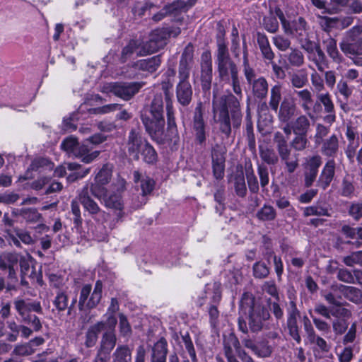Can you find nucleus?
<instances>
[{"instance_id":"nucleus-1","label":"nucleus","mask_w":362,"mask_h":362,"mask_svg":"<svg viewBox=\"0 0 362 362\" xmlns=\"http://www.w3.org/2000/svg\"><path fill=\"white\" fill-rule=\"evenodd\" d=\"M213 119L218 124L220 131L228 137L231 133V123L228 110L230 111L231 119L234 128L241 124L242 113L238 99L233 94L214 95L212 101Z\"/></svg>"},{"instance_id":"nucleus-2","label":"nucleus","mask_w":362,"mask_h":362,"mask_svg":"<svg viewBox=\"0 0 362 362\" xmlns=\"http://www.w3.org/2000/svg\"><path fill=\"white\" fill-rule=\"evenodd\" d=\"M141 120L146 131L152 136L163 134L164 128L163 100L161 94L154 96L149 110L141 113Z\"/></svg>"},{"instance_id":"nucleus-3","label":"nucleus","mask_w":362,"mask_h":362,"mask_svg":"<svg viewBox=\"0 0 362 362\" xmlns=\"http://www.w3.org/2000/svg\"><path fill=\"white\" fill-rule=\"evenodd\" d=\"M215 63L221 81L229 83L231 78L238 75V67L230 59L227 45L223 40L218 41Z\"/></svg>"},{"instance_id":"nucleus-4","label":"nucleus","mask_w":362,"mask_h":362,"mask_svg":"<svg viewBox=\"0 0 362 362\" xmlns=\"http://www.w3.org/2000/svg\"><path fill=\"white\" fill-rule=\"evenodd\" d=\"M145 85L144 82H122L104 83L100 88L102 93H113L124 100L134 97Z\"/></svg>"},{"instance_id":"nucleus-5","label":"nucleus","mask_w":362,"mask_h":362,"mask_svg":"<svg viewBox=\"0 0 362 362\" xmlns=\"http://www.w3.org/2000/svg\"><path fill=\"white\" fill-rule=\"evenodd\" d=\"M61 148L69 154L79 158L82 162L90 163L93 161L100 154V151H91L88 145L85 143L79 145L77 139L74 136L65 139L61 144Z\"/></svg>"},{"instance_id":"nucleus-6","label":"nucleus","mask_w":362,"mask_h":362,"mask_svg":"<svg viewBox=\"0 0 362 362\" xmlns=\"http://www.w3.org/2000/svg\"><path fill=\"white\" fill-rule=\"evenodd\" d=\"M103 295V284L97 281L92 291L90 284L84 285L80 291L78 308L80 310H90L100 303Z\"/></svg>"},{"instance_id":"nucleus-7","label":"nucleus","mask_w":362,"mask_h":362,"mask_svg":"<svg viewBox=\"0 0 362 362\" xmlns=\"http://www.w3.org/2000/svg\"><path fill=\"white\" fill-rule=\"evenodd\" d=\"M275 15L281 23L282 28L286 35L296 37H303L306 33V22L302 17L290 22L284 16L283 11L279 8H275Z\"/></svg>"},{"instance_id":"nucleus-8","label":"nucleus","mask_w":362,"mask_h":362,"mask_svg":"<svg viewBox=\"0 0 362 362\" xmlns=\"http://www.w3.org/2000/svg\"><path fill=\"white\" fill-rule=\"evenodd\" d=\"M360 32L359 28H353L340 43V48L346 55L362 54V39L357 37Z\"/></svg>"},{"instance_id":"nucleus-9","label":"nucleus","mask_w":362,"mask_h":362,"mask_svg":"<svg viewBox=\"0 0 362 362\" xmlns=\"http://www.w3.org/2000/svg\"><path fill=\"white\" fill-rule=\"evenodd\" d=\"M205 298L209 300L211 306L209 309V314L211 317V324L215 325L216 320L218 317V310L216 306L221 298V284L214 282L208 284L205 288Z\"/></svg>"},{"instance_id":"nucleus-10","label":"nucleus","mask_w":362,"mask_h":362,"mask_svg":"<svg viewBox=\"0 0 362 362\" xmlns=\"http://www.w3.org/2000/svg\"><path fill=\"white\" fill-rule=\"evenodd\" d=\"M79 202L83 205L86 211L98 221L106 219V214L101 210L98 204L88 194V187L86 186L78 195Z\"/></svg>"},{"instance_id":"nucleus-11","label":"nucleus","mask_w":362,"mask_h":362,"mask_svg":"<svg viewBox=\"0 0 362 362\" xmlns=\"http://www.w3.org/2000/svg\"><path fill=\"white\" fill-rule=\"evenodd\" d=\"M112 176L111 170L104 165L95 177L94 182L91 183L90 190L95 197L101 199L107 192L105 185L110 182Z\"/></svg>"},{"instance_id":"nucleus-12","label":"nucleus","mask_w":362,"mask_h":362,"mask_svg":"<svg viewBox=\"0 0 362 362\" xmlns=\"http://www.w3.org/2000/svg\"><path fill=\"white\" fill-rule=\"evenodd\" d=\"M194 64V47L191 44H188L182 53L179 62V78L188 79L190 71Z\"/></svg>"},{"instance_id":"nucleus-13","label":"nucleus","mask_w":362,"mask_h":362,"mask_svg":"<svg viewBox=\"0 0 362 362\" xmlns=\"http://www.w3.org/2000/svg\"><path fill=\"white\" fill-rule=\"evenodd\" d=\"M168 37L167 29H156L153 30L149 36V40L144 44L148 54L157 52L165 44Z\"/></svg>"},{"instance_id":"nucleus-14","label":"nucleus","mask_w":362,"mask_h":362,"mask_svg":"<svg viewBox=\"0 0 362 362\" xmlns=\"http://www.w3.org/2000/svg\"><path fill=\"white\" fill-rule=\"evenodd\" d=\"M19 260V254L16 252H3L0 254V269L8 270V278L17 281L16 269Z\"/></svg>"},{"instance_id":"nucleus-15","label":"nucleus","mask_w":362,"mask_h":362,"mask_svg":"<svg viewBox=\"0 0 362 362\" xmlns=\"http://www.w3.org/2000/svg\"><path fill=\"white\" fill-rule=\"evenodd\" d=\"M204 110L202 103L197 104L194 110L193 117V129L195 132L197 141L203 144L206 140L205 122L203 118Z\"/></svg>"},{"instance_id":"nucleus-16","label":"nucleus","mask_w":362,"mask_h":362,"mask_svg":"<svg viewBox=\"0 0 362 362\" xmlns=\"http://www.w3.org/2000/svg\"><path fill=\"white\" fill-rule=\"evenodd\" d=\"M226 149L223 147L216 146L211 153L213 173L216 179H222L225 170Z\"/></svg>"},{"instance_id":"nucleus-17","label":"nucleus","mask_w":362,"mask_h":362,"mask_svg":"<svg viewBox=\"0 0 362 362\" xmlns=\"http://www.w3.org/2000/svg\"><path fill=\"white\" fill-rule=\"evenodd\" d=\"M212 60L209 51H205L201 56V78L204 89H209L212 81Z\"/></svg>"},{"instance_id":"nucleus-18","label":"nucleus","mask_w":362,"mask_h":362,"mask_svg":"<svg viewBox=\"0 0 362 362\" xmlns=\"http://www.w3.org/2000/svg\"><path fill=\"white\" fill-rule=\"evenodd\" d=\"M308 52V58L316 65L320 71L328 68V61L321 48L315 44H309L304 47Z\"/></svg>"},{"instance_id":"nucleus-19","label":"nucleus","mask_w":362,"mask_h":362,"mask_svg":"<svg viewBox=\"0 0 362 362\" xmlns=\"http://www.w3.org/2000/svg\"><path fill=\"white\" fill-rule=\"evenodd\" d=\"M269 314L267 309L260 305H254L250 313L249 326L251 331L255 332L261 330L263 321L267 320Z\"/></svg>"},{"instance_id":"nucleus-20","label":"nucleus","mask_w":362,"mask_h":362,"mask_svg":"<svg viewBox=\"0 0 362 362\" xmlns=\"http://www.w3.org/2000/svg\"><path fill=\"white\" fill-rule=\"evenodd\" d=\"M147 141L144 139L140 132L136 129H132L129 134L127 148L131 156L135 160L139 159L140 151Z\"/></svg>"},{"instance_id":"nucleus-21","label":"nucleus","mask_w":362,"mask_h":362,"mask_svg":"<svg viewBox=\"0 0 362 362\" xmlns=\"http://www.w3.org/2000/svg\"><path fill=\"white\" fill-rule=\"evenodd\" d=\"M14 307L22 319L29 315L30 312L42 313V309L39 301L16 298Z\"/></svg>"},{"instance_id":"nucleus-22","label":"nucleus","mask_w":362,"mask_h":362,"mask_svg":"<svg viewBox=\"0 0 362 362\" xmlns=\"http://www.w3.org/2000/svg\"><path fill=\"white\" fill-rule=\"evenodd\" d=\"M243 345L250 349L258 357H269L272 353V347L266 339H262L255 343L250 339H243Z\"/></svg>"},{"instance_id":"nucleus-23","label":"nucleus","mask_w":362,"mask_h":362,"mask_svg":"<svg viewBox=\"0 0 362 362\" xmlns=\"http://www.w3.org/2000/svg\"><path fill=\"white\" fill-rule=\"evenodd\" d=\"M317 16L320 18L319 23L321 27L326 31H329L332 28L344 29L353 23V18L349 16L342 18L323 17L320 15H317Z\"/></svg>"},{"instance_id":"nucleus-24","label":"nucleus","mask_w":362,"mask_h":362,"mask_svg":"<svg viewBox=\"0 0 362 362\" xmlns=\"http://www.w3.org/2000/svg\"><path fill=\"white\" fill-rule=\"evenodd\" d=\"M223 346L225 355L228 362L235 361L236 360L235 354L240 349V344L236 336L230 333L224 336Z\"/></svg>"},{"instance_id":"nucleus-25","label":"nucleus","mask_w":362,"mask_h":362,"mask_svg":"<svg viewBox=\"0 0 362 362\" xmlns=\"http://www.w3.org/2000/svg\"><path fill=\"white\" fill-rule=\"evenodd\" d=\"M176 96L178 103L183 105H188L192 98V88L188 79H180L176 88Z\"/></svg>"},{"instance_id":"nucleus-26","label":"nucleus","mask_w":362,"mask_h":362,"mask_svg":"<svg viewBox=\"0 0 362 362\" xmlns=\"http://www.w3.org/2000/svg\"><path fill=\"white\" fill-rule=\"evenodd\" d=\"M331 288L334 292L339 291L346 299L353 303H359L362 301V291L356 287L336 284H333Z\"/></svg>"},{"instance_id":"nucleus-27","label":"nucleus","mask_w":362,"mask_h":362,"mask_svg":"<svg viewBox=\"0 0 362 362\" xmlns=\"http://www.w3.org/2000/svg\"><path fill=\"white\" fill-rule=\"evenodd\" d=\"M161 59L160 55L150 58L140 59L134 64L135 69L145 72L148 74L154 73L160 66Z\"/></svg>"},{"instance_id":"nucleus-28","label":"nucleus","mask_w":362,"mask_h":362,"mask_svg":"<svg viewBox=\"0 0 362 362\" xmlns=\"http://www.w3.org/2000/svg\"><path fill=\"white\" fill-rule=\"evenodd\" d=\"M134 180L136 186L140 187L143 197L150 194L155 187V181L153 179L148 176L141 175L138 171L134 173ZM143 199L142 203L145 204L146 200L144 198H143Z\"/></svg>"},{"instance_id":"nucleus-29","label":"nucleus","mask_w":362,"mask_h":362,"mask_svg":"<svg viewBox=\"0 0 362 362\" xmlns=\"http://www.w3.org/2000/svg\"><path fill=\"white\" fill-rule=\"evenodd\" d=\"M308 115H301L291 122V129L295 134H307L310 129L311 123L309 117L314 119V115L307 112Z\"/></svg>"},{"instance_id":"nucleus-30","label":"nucleus","mask_w":362,"mask_h":362,"mask_svg":"<svg viewBox=\"0 0 362 362\" xmlns=\"http://www.w3.org/2000/svg\"><path fill=\"white\" fill-rule=\"evenodd\" d=\"M136 54V56H143L147 54L146 47L138 40H132L129 41L122 52V59L125 62L132 54Z\"/></svg>"},{"instance_id":"nucleus-31","label":"nucleus","mask_w":362,"mask_h":362,"mask_svg":"<svg viewBox=\"0 0 362 362\" xmlns=\"http://www.w3.org/2000/svg\"><path fill=\"white\" fill-rule=\"evenodd\" d=\"M296 105L293 102L284 99L280 105L278 117L280 122L288 123L294 116L296 112Z\"/></svg>"},{"instance_id":"nucleus-32","label":"nucleus","mask_w":362,"mask_h":362,"mask_svg":"<svg viewBox=\"0 0 362 362\" xmlns=\"http://www.w3.org/2000/svg\"><path fill=\"white\" fill-rule=\"evenodd\" d=\"M335 163L333 160H329L325 165L320 176L318 183L324 189L331 183L334 175Z\"/></svg>"},{"instance_id":"nucleus-33","label":"nucleus","mask_w":362,"mask_h":362,"mask_svg":"<svg viewBox=\"0 0 362 362\" xmlns=\"http://www.w3.org/2000/svg\"><path fill=\"white\" fill-rule=\"evenodd\" d=\"M8 236L11 243L18 247H21L20 241L25 245H31L34 243L30 234L23 230H16L14 233H10Z\"/></svg>"},{"instance_id":"nucleus-34","label":"nucleus","mask_w":362,"mask_h":362,"mask_svg":"<svg viewBox=\"0 0 362 362\" xmlns=\"http://www.w3.org/2000/svg\"><path fill=\"white\" fill-rule=\"evenodd\" d=\"M105 322H98L90 327L86 336L85 344L87 347H93L96 344L98 334L105 328Z\"/></svg>"},{"instance_id":"nucleus-35","label":"nucleus","mask_w":362,"mask_h":362,"mask_svg":"<svg viewBox=\"0 0 362 362\" xmlns=\"http://www.w3.org/2000/svg\"><path fill=\"white\" fill-rule=\"evenodd\" d=\"M250 84L252 86V93L256 98L262 99L267 96L268 83L264 77H259Z\"/></svg>"},{"instance_id":"nucleus-36","label":"nucleus","mask_w":362,"mask_h":362,"mask_svg":"<svg viewBox=\"0 0 362 362\" xmlns=\"http://www.w3.org/2000/svg\"><path fill=\"white\" fill-rule=\"evenodd\" d=\"M132 351L127 346H118L112 354V362H130Z\"/></svg>"},{"instance_id":"nucleus-37","label":"nucleus","mask_w":362,"mask_h":362,"mask_svg":"<svg viewBox=\"0 0 362 362\" xmlns=\"http://www.w3.org/2000/svg\"><path fill=\"white\" fill-rule=\"evenodd\" d=\"M100 200H103L105 206L115 210L122 211L123 209V202L119 194H113L107 197L106 193Z\"/></svg>"},{"instance_id":"nucleus-38","label":"nucleus","mask_w":362,"mask_h":362,"mask_svg":"<svg viewBox=\"0 0 362 362\" xmlns=\"http://www.w3.org/2000/svg\"><path fill=\"white\" fill-rule=\"evenodd\" d=\"M289 65L300 67L304 64V56L298 49H291L290 52L284 55Z\"/></svg>"},{"instance_id":"nucleus-39","label":"nucleus","mask_w":362,"mask_h":362,"mask_svg":"<svg viewBox=\"0 0 362 362\" xmlns=\"http://www.w3.org/2000/svg\"><path fill=\"white\" fill-rule=\"evenodd\" d=\"M116 344V337L112 332H105L102 338L100 351L106 354L112 350Z\"/></svg>"},{"instance_id":"nucleus-40","label":"nucleus","mask_w":362,"mask_h":362,"mask_svg":"<svg viewBox=\"0 0 362 362\" xmlns=\"http://www.w3.org/2000/svg\"><path fill=\"white\" fill-rule=\"evenodd\" d=\"M323 43L329 57L336 62H340L341 57L337 49V41L332 37H328L324 40Z\"/></svg>"},{"instance_id":"nucleus-41","label":"nucleus","mask_w":362,"mask_h":362,"mask_svg":"<svg viewBox=\"0 0 362 362\" xmlns=\"http://www.w3.org/2000/svg\"><path fill=\"white\" fill-rule=\"evenodd\" d=\"M281 100V86L276 84L270 90V98L269 105L272 110L277 112L279 103Z\"/></svg>"},{"instance_id":"nucleus-42","label":"nucleus","mask_w":362,"mask_h":362,"mask_svg":"<svg viewBox=\"0 0 362 362\" xmlns=\"http://www.w3.org/2000/svg\"><path fill=\"white\" fill-rule=\"evenodd\" d=\"M296 95L300 99L301 107L305 112H310L313 103L311 91L308 89H303L297 91Z\"/></svg>"},{"instance_id":"nucleus-43","label":"nucleus","mask_w":362,"mask_h":362,"mask_svg":"<svg viewBox=\"0 0 362 362\" xmlns=\"http://www.w3.org/2000/svg\"><path fill=\"white\" fill-rule=\"evenodd\" d=\"M167 351V342L165 339H160L153 347L152 359L166 360Z\"/></svg>"},{"instance_id":"nucleus-44","label":"nucleus","mask_w":362,"mask_h":362,"mask_svg":"<svg viewBox=\"0 0 362 362\" xmlns=\"http://www.w3.org/2000/svg\"><path fill=\"white\" fill-rule=\"evenodd\" d=\"M322 150L323 153L327 156H334L338 150V139L337 136L332 135L329 139L325 140L323 143Z\"/></svg>"},{"instance_id":"nucleus-45","label":"nucleus","mask_w":362,"mask_h":362,"mask_svg":"<svg viewBox=\"0 0 362 362\" xmlns=\"http://www.w3.org/2000/svg\"><path fill=\"white\" fill-rule=\"evenodd\" d=\"M275 141L277 143L279 153L282 160H288L290 155V150L287 145V141L283 138V136L277 133L275 136Z\"/></svg>"},{"instance_id":"nucleus-46","label":"nucleus","mask_w":362,"mask_h":362,"mask_svg":"<svg viewBox=\"0 0 362 362\" xmlns=\"http://www.w3.org/2000/svg\"><path fill=\"white\" fill-rule=\"evenodd\" d=\"M303 214L305 216H329V210L327 207H325L320 204L313 205L310 206L305 207L303 210Z\"/></svg>"},{"instance_id":"nucleus-47","label":"nucleus","mask_w":362,"mask_h":362,"mask_svg":"<svg viewBox=\"0 0 362 362\" xmlns=\"http://www.w3.org/2000/svg\"><path fill=\"white\" fill-rule=\"evenodd\" d=\"M291 83L297 88L305 86L308 83V76L305 71L300 70L291 75Z\"/></svg>"},{"instance_id":"nucleus-48","label":"nucleus","mask_w":362,"mask_h":362,"mask_svg":"<svg viewBox=\"0 0 362 362\" xmlns=\"http://www.w3.org/2000/svg\"><path fill=\"white\" fill-rule=\"evenodd\" d=\"M144 161L147 163H153L157 160V153L155 149L148 142L140 151Z\"/></svg>"},{"instance_id":"nucleus-49","label":"nucleus","mask_w":362,"mask_h":362,"mask_svg":"<svg viewBox=\"0 0 362 362\" xmlns=\"http://www.w3.org/2000/svg\"><path fill=\"white\" fill-rule=\"evenodd\" d=\"M259 154L262 160L267 164H274L277 162L278 158L273 150H271L267 147L260 146H259Z\"/></svg>"},{"instance_id":"nucleus-50","label":"nucleus","mask_w":362,"mask_h":362,"mask_svg":"<svg viewBox=\"0 0 362 362\" xmlns=\"http://www.w3.org/2000/svg\"><path fill=\"white\" fill-rule=\"evenodd\" d=\"M243 72L248 83H252L255 80L256 74L255 70L249 65L246 49L244 50L243 55Z\"/></svg>"},{"instance_id":"nucleus-51","label":"nucleus","mask_w":362,"mask_h":362,"mask_svg":"<svg viewBox=\"0 0 362 362\" xmlns=\"http://www.w3.org/2000/svg\"><path fill=\"white\" fill-rule=\"evenodd\" d=\"M257 216L262 221H272L276 217V211L273 206L264 205L257 214Z\"/></svg>"},{"instance_id":"nucleus-52","label":"nucleus","mask_w":362,"mask_h":362,"mask_svg":"<svg viewBox=\"0 0 362 362\" xmlns=\"http://www.w3.org/2000/svg\"><path fill=\"white\" fill-rule=\"evenodd\" d=\"M22 216L27 223H37L41 221L42 216L35 209H27L22 211Z\"/></svg>"},{"instance_id":"nucleus-53","label":"nucleus","mask_w":362,"mask_h":362,"mask_svg":"<svg viewBox=\"0 0 362 362\" xmlns=\"http://www.w3.org/2000/svg\"><path fill=\"white\" fill-rule=\"evenodd\" d=\"M69 299L64 291H59L54 300V305L59 311H64L68 308Z\"/></svg>"},{"instance_id":"nucleus-54","label":"nucleus","mask_w":362,"mask_h":362,"mask_svg":"<svg viewBox=\"0 0 362 362\" xmlns=\"http://www.w3.org/2000/svg\"><path fill=\"white\" fill-rule=\"evenodd\" d=\"M235 189L239 197H243L245 196L247 188L243 173H240L235 177Z\"/></svg>"},{"instance_id":"nucleus-55","label":"nucleus","mask_w":362,"mask_h":362,"mask_svg":"<svg viewBox=\"0 0 362 362\" xmlns=\"http://www.w3.org/2000/svg\"><path fill=\"white\" fill-rule=\"evenodd\" d=\"M182 342L184 344V346L186 351L188 352L192 361L197 362V358L196 355V351L193 345V342L192 339L188 333H186L185 335L182 337Z\"/></svg>"},{"instance_id":"nucleus-56","label":"nucleus","mask_w":362,"mask_h":362,"mask_svg":"<svg viewBox=\"0 0 362 362\" xmlns=\"http://www.w3.org/2000/svg\"><path fill=\"white\" fill-rule=\"evenodd\" d=\"M343 262L348 267H354L356 264L362 266V251L352 252L344 257Z\"/></svg>"},{"instance_id":"nucleus-57","label":"nucleus","mask_w":362,"mask_h":362,"mask_svg":"<svg viewBox=\"0 0 362 362\" xmlns=\"http://www.w3.org/2000/svg\"><path fill=\"white\" fill-rule=\"evenodd\" d=\"M272 42L278 49L283 52L288 49L291 44V40L288 38L281 35H276L274 36Z\"/></svg>"},{"instance_id":"nucleus-58","label":"nucleus","mask_w":362,"mask_h":362,"mask_svg":"<svg viewBox=\"0 0 362 362\" xmlns=\"http://www.w3.org/2000/svg\"><path fill=\"white\" fill-rule=\"evenodd\" d=\"M30 258L29 255L27 256H21L19 255V260L18 262L20 264L21 276L23 278H25L26 276H31L33 273V269H31V273L29 274V272L30 270Z\"/></svg>"},{"instance_id":"nucleus-59","label":"nucleus","mask_w":362,"mask_h":362,"mask_svg":"<svg viewBox=\"0 0 362 362\" xmlns=\"http://www.w3.org/2000/svg\"><path fill=\"white\" fill-rule=\"evenodd\" d=\"M269 269L264 262H256L253 265V274L255 278L263 279L268 276Z\"/></svg>"},{"instance_id":"nucleus-60","label":"nucleus","mask_w":362,"mask_h":362,"mask_svg":"<svg viewBox=\"0 0 362 362\" xmlns=\"http://www.w3.org/2000/svg\"><path fill=\"white\" fill-rule=\"evenodd\" d=\"M310 68L313 69L310 76L311 83L316 91L320 92L325 88L323 78L315 69H313L311 66H310Z\"/></svg>"},{"instance_id":"nucleus-61","label":"nucleus","mask_w":362,"mask_h":362,"mask_svg":"<svg viewBox=\"0 0 362 362\" xmlns=\"http://www.w3.org/2000/svg\"><path fill=\"white\" fill-rule=\"evenodd\" d=\"M307 134H296L291 142L292 147L296 151H302L306 148L308 144Z\"/></svg>"},{"instance_id":"nucleus-62","label":"nucleus","mask_w":362,"mask_h":362,"mask_svg":"<svg viewBox=\"0 0 362 362\" xmlns=\"http://www.w3.org/2000/svg\"><path fill=\"white\" fill-rule=\"evenodd\" d=\"M226 278L227 279V284L229 286L236 285L242 280V274L238 269L230 270L227 274Z\"/></svg>"},{"instance_id":"nucleus-63","label":"nucleus","mask_w":362,"mask_h":362,"mask_svg":"<svg viewBox=\"0 0 362 362\" xmlns=\"http://www.w3.org/2000/svg\"><path fill=\"white\" fill-rule=\"evenodd\" d=\"M317 98L324 105L325 110L327 112H332L334 110V105L331 100L330 95L328 93H318Z\"/></svg>"},{"instance_id":"nucleus-64","label":"nucleus","mask_w":362,"mask_h":362,"mask_svg":"<svg viewBox=\"0 0 362 362\" xmlns=\"http://www.w3.org/2000/svg\"><path fill=\"white\" fill-rule=\"evenodd\" d=\"M339 362H350L353 357V347L351 346L343 348L340 351L337 352Z\"/></svg>"}]
</instances>
